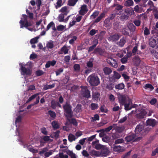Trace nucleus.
<instances>
[{
	"label": "nucleus",
	"mask_w": 158,
	"mask_h": 158,
	"mask_svg": "<svg viewBox=\"0 0 158 158\" xmlns=\"http://www.w3.org/2000/svg\"><path fill=\"white\" fill-rule=\"evenodd\" d=\"M94 52L95 53H98L100 55L102 56L104 54V51L101 48H97L94 50Z\"/></svg>",
	"instance_id": "obj_29"
},
{
	"label": "nucleus",
	"mask_w": 158,
	"mask_h": 158,
	"mask_svg": "<svg viewBox=\"0 0 158 158\" xmlns=\"http://www.w3.org/2000/svg\"><path fill=\"white\" fill-rule=\"evenodd\" d=\"M124 142V140L123 139H119L116 140L114 142V143L117 144L118 143H123Z\"/></svg>",
	"instance_id": "obj_57"
},
{
	"label": "nucleus",
	"mask_w": 158,
	"mask_h": 158,
	"mask_svg": "<svg viewBox=\"0 0 158 158\" xmlns=\"http://www.w3.org/2000/svg\"><path fill=\"white\" fill-rule=\"evenodd\" d=\"M75 136L73 134H70L68 136V140L70 142H72L73 141L75 140Z\"/></svg>",
	"instance_id": "obj_36"
},
{
	"label": "nucleus",
	"mask_w": 158,
	"mask_h": 158,
	"mask_svg": "<svg viewBox=\"0 0 158 158\" xmlns=\"http://www.w3.org/2000/svg\"><path fill=\"white\" fill-rule=\"evenodd\" d=\"M69 50V49L68 47L64 45L61 48L60 51L58 52V53L60 54H62L63 53L66 54L68 53Z\"/></svg>",
	"instance_id": "obj_12"
},
{
	"label": "nucleus",
	"mask_w": 158,
	"mask_h": 158,
	"mask_svg": "<svg viewBox=\"0 0 158 158\" xmlns=\"http://www.w3.org/2000/svg\"><path fill=\"white\" fill-rule=\"evenodd\" d=\"M97 31V30L94 29H92L89 32V34L90 35L93 36L94 35Z\"/></svg>",
	"instance_id": "obj_63"
},
{
	"label": "nucleus",
	"mask_w": 158,
	"mask_h": 158,
	"mask_svg": "<svg viewBox=\"0 0 158 158\" xmlns=\"http://www.w3.org/2000/svg\"><path fill=\"white\" fill-rule=\"evenodd\" d=\"M115 86L116 89L122 90L124 89L125 85L123 83H122L116 85Z\"/></svg>",
	"instance_id": "obj_23"
},
{
	"label": "nucleus",
	"mask_w": 158,
	"mask_h": 158,
	"mask_svg": "<svg viewBox=\"0 0 158 158\" xmlns=\"http://www.w3.org/2000/svg\"><path fill=\"white\" fill-rule=\"evenodd\" d=\"M106 61L108 64L113 67L116 68L118 67L117 61L111 57H108L106 59Z\"/></svg>",
	"instance_id": "obj_7"
},
{
	"label": "nucleus",
	"mask_w": 158,
	"mask_h": 158,
	"mask_svg": "<svg viewBox=\"0 0 158 158\" xmlns=\"http://www.w3.org/2000/svg\"><path fill=\"white\" fill-rule=\"evenodd\" d=\"M63 71V69L62 68H60L59 69H58L56 71V76H58L60 74L62 73Z\"/></svg>",
	"instance_id": "obj_53"
},
{
	"label": "nucleus",
	"mask_w": 158,
	"mask_h": 158,
	"mask_svg": "<svg viewBox=\"0 0 158 158\" xmlns=\"http://www.w3.org/2000/svg\"><path fill=\"white\" fill-rule=\"evenodd\" d=\"M128 103H126V102L124 104H123V105L125 107V109L126 110H131L132 107H130V103H131V100H129L128 102Z\"/></svg>",
	"instance_id": "obj_26"
},
{
	"label": "nucleus",
	"mask_w": 158,
	"mask_h": 158,
	"mask_svg": "<svg viewBox=\"0 0 158 158\" xmlns=\"http://www.w3.org/2000/svg\"><path fill=\"white\" fill-rule=\"evenodd\" d=\"M46 46L48 49H52L54 47L53 42L51 41V42H48L46 44Z\"/></svg>",
	"instance_id": "obj_38"
},
{
	"label": "nucleus",
	"mask_w": 158,
	"mask_h": 158,
	"mask_svg": "<svg viewBox=\"0 0 158 158\" xmlns=\"http://www.w3.org/2000/svg\"><path fill=\"white\" fill-rule=\"evenodd\" d=\"M90 106L92 110L97 109L98 107V105L97 103H92L90 105Z\"/></svg>",
	"instance_id": "obj_40"
},
{
	"label": "nucleus",
	"mask_w": 158,
	"mask_h": 158,
	"mask_svg": "<svg viewBox=\"0 0 158 158\" xmlns=\"http://www.w3.org/2000/svg\"><path fill=\"white\" fill-rule=\"evenodd\" d=\"M104 146V145H102L100 144H96L94 148H95L97 150H99L100 149H102Z\"/></svg>",
	"instance_id": "obj_49"
},
{
	"label": "nucleus",
	"mask_w": 158,
	"mask_h": 158,
	"mask_svg": "<svg viewBox=\"0 0 158 158\" xmlns=\"http://www.w3.org/2000/svg\"><path fill=\"white\" fill-rule=\"evenodd\" d=\"M77 39V37L76 36H74L73 38L69 41V43L70 44H73L75 40Z\"/></svg>",
	"instance_id": "obj_55"
},
{
	"label": "nucleus",
	"mask_w": 158,
	"mask_h": 158,
	"mask_svg": "<svg viewBox=\"0 0 158 158\" xmlns=\"http://www.w3.org/2000/svg\"><path fill=\"white\" fill-rule=\"evenodd\" d=\"M147 112L143 109H141L140 112L136 114L137 118L139 119H143L144 118Z\"/></svg>",
	"instance_id": "obj_10"
},
{
	"label": "nucleus",
	"mask_w": 158,
	"mask_h": 158,
	"mask_svg": "<svg viewBox=\"0 0 158 158\" xmlns=\"http://www.w3.org/2000/svg\"><path fill=\"white\" fill-rule=\"evenodd\" d=\"M105 13L102 12L101 14L95 20L94 22L95 23H98L100 22L103 18L105 17Z\"/></svg>",
	"instance_id": "obj_18"
},
{
	"label": "nucleus",
	"mask_w": 158,
	"mask_h": 158,
	"mask_svg": "<svg viewBox=\"0 0 158 158\" xmlns=\"http://www.w3.org/2000/svg\"><path fill=\"white\" fill-rule=\"evenodd\" d=\"M64 113L66 114L65 116L66 118H72L73 116V112L72 111V106L69 102H66L62 106Z\"/></svg>",
	"instance_id": "obj_3"
},
{
	"label": "nucleus",
	"mask_w": 158,
	"mask_h": 158,
	"mask_svg": "<svg viewBox=\"0 0 158 158\" xmlns=\"http://www.w3.org/2000/svg\"><path fill=\"white\" fill-rule=\"evenodd\" d=\"M81 94L82 96L87 98H89L90 97V91L88 89L86 86H81Z\"/></svg>",
	"instance_id": "obj_6"
},
{
	"label": "nucleus",
	"mask_w": 158,
	"mask_h": 158,
	"mask_svg": "<svg viewBox=\"0 0 158 158\" xmlns=\"http://www.w3.org/2000/svg\"><path fill=\"white\" fill-rule=\"evenodd\" d=\"M91 60H93V59H90L89 61H88L86 64L87 66L89 68H92L93 66V62L91 61Z\"/></svg>",
	"instance_id": "obj_47"
},
{
	"label": "nucleus",
	"mask_w": 158,
	"mask_h": 158,
	"mask_svg": "<svg viewBox=\"0 0 158 158\" xmlns=\"http://www.w3.org/2000/svg\"><path fill=\"white\" fill-rule=\"evenodd\" d=\"M114 6H116L115 9L117 10H121L123 8V6L120 5L118 4H116L114 5Z\"/></svg>",
	"instance_id": "obj_56"
},
{
	"label": "nucleus",
	"mask_w": 158,
	"mask_h": 158,
	"mask_svg": "<svg viewBox=\"0 0 158 158\" xmlns=\"http://www.w3.org/2000/svg\"><path fill=\"white\" fill-rule=\"evenodd\" d=\"M44 73V72L42 70H38L36 72L35 74L37 76H40Z\"/></svg>",
	"instance_id": "obj_54"
},
{
	"label": "nucleus",
	"mask_w": 158,
	"mask_h": 158,
	"mask_svg": "<svg viewBox=\"0 0 158 158\" xmlns=\"http://www.w3.org/2000/svg\"><path fill=\"white\" fill-rule=\"evenodd\" d=\"M64 29V26L63 25H60L57 27V29L58 31H63Z\"/></svg>",
	"instance_id": "obj_60"
},
{
	"label": "nucleus",
	"mask_w": 158,
	"mask_h": 158,
	"mask_svg": "<svg viewBox=\"0 0 158 158\" xmlns=\"http://www.w3.org/2000/svg\"><path fill=\"white\" fill-rule=\"evenodd\" d=\"M73 68L75 71L79 72L80 70V65L78 64H76L73 65Z\"/></svg>",
	"instance_id": "obj_37"
},
{
	"label": "nucleus",
	"mask_w": 158,
	"mask_h": 158,
	"mask_svg": "<svg viewBox=\"0 0 158 158\" xmlns=\"http://www.w3.org/2000/svg\"><path fill=\"white\" fill-rule=\"evenodd\" d=\"M136 135L134 134H131L125 138L127 142H130L132 141L135 138Z\"/></svg>",
	"instance_id": "obj_17"
},
{
	"label": "nucleus",
	"mask_w": 158,
	"mask_h": 158,
	"mask_svg": "<svg viewBox=\"0 0 158 158\" xmlns=\"http://www.w3.org/2000/svg\"><path fill=\"white\" fill-rule=\"evenodd\" d=\"M39 93H37L32 95L31 97H30L28 99V100L26 101V103H28L29 102L33 100L36 97H37L39 95Z\"/></svg>",
	"instance_id": "obj_32"
},
{
	"label": "nucleus",
	"mask_w": 158,
	"mask_h": 158,
	"mask_svg": "<svg viewBox=\"0 0 158 158\" xmlns=\"http://www.w3.org/2000/svg\"><path fill=\"white\" fill-rule=\"evenodd\" d=\"M113 150L114 151L118 153L122 152L123 151L122 146L114 145H113Z\"/></svg>",
	"instance_id": "obj_14"
},
{
	"label": "nucleus",
	"mask_w": 158,
	"mask_h": 158,
	"mask_svg": "<svg viewBox=\"0 0 158 158\" xmlns=\"http://www.w3.org/2000/svg\"><path fill=\"white\" fill-rule=\"evenodd\" d=\"M144 88L145 89L149 88L151 90H152L154 89L153 86L151 84H146L144 87Z\"/></svg>",
	"instance_id": "obj_41"
},
{
	"label": "nucleus",
	"mask_w": 158,
	"mask_h": 158,
	"mask_svg": "<svg viewBox=\"0 0 158 158\" xmlns=\"http://www.w3.org/2000/svg\"><path fill=\"white\" fill-rule=\"evenodd\" d=\"M48 114L53 119H55L56 116V114L55 112L51 110L48 111Z\"/></svg>",
	"instance_id": "obj_25"
},
{
	"label": "nucleus",
	"mask_w": 158,
	"mask_h": 158,
	"mask_svg": "<svg viewBox=\"0 0 158 158\" xmlns=\"http://www.w3.org/2000/svg\"><path fill=\"white\" fill-rule=\"evenodd\" d=\"M114 77L116 79H119L121 76L120 75L115 71H114Z\"/></svg>",
	"instance_id": "obj_43"
},
{
	"label": "nucleus",
	"mask_w": 158,
	"mask_h": 158,
	"mask_svg": "<svg viewBox=\"0 0 158 158\" xmlns=\"http://www.w3.org/2000/svg\"><path fill=\"white\" fill-rule=\"evenodd\" d=\"M60 158H68V156L67 155H64L63 152H60L59 154Z\"/></svg>",
	"instance_id": "obj_59"
},
{
	"label": "nucleus",
	"mask_w": 158,
	"mask_h": 158,
	"mask_svg": "<svg viewBox=\"0 0 158 158\" xmlns=\"http://www.w3.org/2000/svg\"><path fill=\"white\" fill-rule=\"evenodd\" d=\"M146 123L148 125L154 126L156 123V121L155 119H148L146 121Z\"/></svg>",
	"instance_id": "obj_16"
},
{
	"label": "nucleus",
	"mask_w": 158,
	"mask_h": 158,
	"mask_svg": "<svg viewBox=\"0 0 158 158\" xmlns=\"http://www.w3.org/2000/svg\"><path fill=\"white\" fill-rule=\"evenodd\" d=\"M62 0H58L56 3V6L55 7L56 9H57L60 7L62 6Z\"/></svg>",
	"instance_id": "obj_44"
},
{
	"label": "nucleus",
	"mask_w": 158,
	"mask_h": 158,
	"mask_svg": "<svg viewBox=\"0 0 158 158\" xmlns=\"http://www.w3.org/2000/svg\"><path fill=\"white\" fill-rule=\"evenodd\" d=\"M144 127L143 125L139 124L138 125L135 130V132L136 134H139L144 129Z\"/></svg>",
	"instance_id": "obj_15"
},
{
	"label": "nucleus",
	"mask_w": 158,
	"mask_h": 158,
	"mask_svg": "<svg viewBox=\"0 0 158 158\" xmlns=\"http://www.w3.org/2000/svg\"><path fill=\"white\" fill-rule=\"evenodd\" d=\"M74 110L77 113L81 112L82 111V105L80 104H78L74 109Z\"/></svg>",
	"instance_id": "obj_24"
},
{
	"label": "nucleus",
	"mask_w": 158,
	"mask_h": 158,
	"mask_svg": "<svg viewBox=\"0 0 158 158\" xmlns=\"http://www.w3.org/2000/svg\"><path fill=\"white\" fill-rule=\"evenodd\" d=\"M64 15L63 14H60L58 17V20L60 22H62L64 20Z\"/></svg>",
	"instance_id": "obj_45"
},
{
	"label": "nucleus",
	"mask_w": 158,
	"mask_h": 158,
	"mask_svg": "<svg viewBox=\"0 0 158 158\" xmlns=\"http://www.w3.org/2000/svg\"><path fill=\"white\" fill-rule=\"evenodd\" d=\"M133 4V2L132 0H127L124 3V5L126 6H132Z\"/></svg>",
	"instance_id": "obj_33"
},
{
	"label": "nucleus",
	"mask_w": 158,
	"mask_h": 158,
	"mask_svg": "<svg viewBox=\"0 0 158 158\" xmlns=\"http://www.w3.org/2000/svg\"><path fill=\"white\" fill-rule=\"evenodd\" d=\"M103 71L106 75H109L112 72L111 69L107 67H105L103 69Z\"/></svg>",
	"instance_id": "obj_20"
},
{
	"label": "nucleus",
	"mask_w": 158,
	"mask_h": 158,
	"mask_svg": "<svg viewBox=\"0 0 158 158\" xmlns=\"http://www.w3.org/2000/svg\"><path fill=\"white\" fill-rule=\"evenodd\" d=\"M110 153V151L108 148L105 146L101 149V154L103 156H106L108 155Z\"/></svg>",
	"instance_id": "obj_11"
},
{
	"label": "nucleus",
	"mask_w": 158,
	"mask_h": 158,
	"mask_svg": "<svg viewBox=\"0 0 158 158\" xmlns=\"http://www.w3.org/2000/svg\"><path fill=\"white\" fill-rule=\"evenodd\" d=\"M67 120L70 123L72 124L74 126H77V122L76 119L74 118L70 119L71 118H66Z\"/></svg>",
	"instance_id": "obj_19"
},
{
	"label": "nucleus",
	"mask_w": 158,
	"mask_h": 158,
	"mask_svg": "<svg viewBox=\"0 0 158 158\" xmlns=\"http://www.w3.org/2000/svg\"><path fill=\"white\" fill-rule=\"evenodd\" d=\"M134 23L136 26L138 27L140 25L141 21L138 20H135L134 21Z\"/></svg>",
	"instance_id": "obj_64"
},
{
	"label": "nucleus",
	"mask_w": 158,
	"mask_h": 158,
	"mask_svg": "<svg viewBox=\"0 0 158 158\" xmlns=\"http://www.w3.org/2000/svg\"><path fill=\"white\" fill-rule=\"evenodd\" d=\"M58 102L55 100H53L51 102V107L53 109H56L57 107V104Z\"/></svg>",
	"instance_id": "obj_21"
},
{
	"label": "nucleus",
	"mask_w": 158,
	"mask_h": 158,
	"mask_svg": "<svg viewBox=\"0 0 158 158\" xmlns=\"http://www.w3.org/2000/svg\"><path fill=\"white\" fill-rule=\"evenodd\" d=\"M128 17L127 15H123L120 17V19L122 20H126L128 19Z\"/></svg>",
	"instance_id": "obj_62"
},
{
	"label": "nucleus",
	"mask_w": 158,
	"mask_h": 158,
	"mask_svg": "<svg viewBox=\"0 0 158 158\" xmlns=\"http://www.w3.org/2000/svg\"><path fill=\"white\" fill-rule=\"evenodd\" d=\"M150 31L148 29L147 27H146L144 28L143 32L144 35H148L150 34Z\"/></svg>",
	"instance_id": "obj_46"
},
{
	"label": "nucleus",
	"mask_w": 158,
	"mask_h": 158,
	"mask_svg": "<svg viewBox=\"0 0 158 158\" xmlns=\"http://www.w3.org/2000/svg\"><path fill=\"white\" fill-rule=\"evenodd\" d=\"M114 86L115 85L114 83H110L107 84V85L106 86V87L107 89L110 90L112 89L114 87Z\"/></svg>",
	"instance_id": "obj_31"
},
{
	"label": "nucleus",
	"mask_w": 158,
	"mask_h": 158,
	"mask_svg": "<svg viewBox=\"0 0 158 158\" xmlns=\"http://www.w3.org/2000/svg\"><path fill=\"white\" fill-rule=\"evenodd\" d=\"M99 11L98 10H95L91 15V17L93 19H95L99 14Z\"/></svg>",
	"instance_id": "obj_51"
},
{
	"label": "nucleus",
	"mask_w": 158,
	"mask_h": 158,
	"mask_svg": "<svg viewBox=\"0 0 158 158\" xmlns=\"http://www.w3.org/2000/svg\"><path fill=\"white\" fill-rule=\"evenodd\" d=\"M149 46L153 48H154L158 44V36L154 35L151 37L149 40Z\"/></svg>",
	"instance_id": "obj_5"
},
{
	"label": "nucleus",
	"mask_w": 158,
	"mask_h": 158,
	"mask_svg": "<svg viewBox=\"0 0 158 158\" xmlns=\"http://www.w3.org/2000/svg\"><path fill=\"white\" fill-rule=\"evenodd\" d=\"M120 37V36L118 34H115L111 35L108 38V40L112 42L117 41Z\"/></svg>",
	"instance_id": "obj_8"
},
{
	"label": "nucleus",
	"mask_w": 158,
	"mask_h": 158,
	"mask_svg": "<svg viewBox=\"0 0 158 158\" xmlns=\"http://www.w3.org/2000/svg\"><path fill=\"white\" fill-rule=\"evenodd\" d=\"M90 85L92 86H96L100 84V80L98 76L94 74L90 75L88 78Z\"/></svg>",
	"instance_id": "obj_4"
},
{
	"label": "nucleus",
	"mask_w": 158,
	"mask_h": 158,
	"mask_svg": "<svg viewBox=\"0 0 158 158\" xmlns=\"http://www.w3.org/2000/svg\"><path fill=\"white\" fill-rule=\"evenodd\" d=\"M19 65L20 66V70L22 75L30 76L31 74V66L30 64L27 63L23 65L22 63H20Z\"/></svg>",
	"instance_id": "obj_2"
},
{
	"label": "nucleus",
	"mask_w": 158,
	"mask_h": 158,
	"mask_svg": "<svg viewBox=\"0 0 158 158\" xmlns=\"http://www.w3.org/2000/svg\"><path fill=\"white\" fill-rule=\"evenodd\" d=\"M78 0H69L68 5L70 6H73L76 3Z\"/></svg>",
	"instance_id": "obj_30"
},
{
	"label": "nucleus",
	"mask_w": 158,
	"mask_h": 158,
	"mask_svg": "<svg viewBox=\"0 0 158 158\" xmlns=\"http://www.w3.org/2000/svg\"><path fill=\"white\" fill-rule=\"evenodd\" d=\"M98 44V41H97L96 43L95 44H94L92 46H90L88 50V51L89 52H91L93 51L95 47H96V45Z\"/></svg>",
	"instance_id": "obj_42"
},
{
	"label": "nucleus",
	"mask_w": 158,
	"mask_h": 158,
	"mask_svg": "<svg viewBox=\"0 0 158 158\" xmlns=\"http://www.w3.org/2000/svg\"><path fill=\"white\" fill-rule=\"evenodd\" d=\"M55 86V84L54 83H53L51 85H46L44 86L43 89L44 90H47L48 89H52Z\"/></svg>",
	"instance_id": "obj_35"
},
{
	"label": "nucleus",
	"mask_w": 158,
	"mask_h": 158,
	"mask_svg": "<svg viewBox=\"0 0 158 158\" xmlns=\"http://www.w3.org/2000/svg\"><path fill=\"white\" fill-rule=\"evenodd\" d=\"M104 105L101 106L100 108V109L101 112H105V113H107L108 112V110L107 109H105L104 108Z\"/></svg>",
	"instance_id": "obj_52"
},
{
	"label": "nucleus",
	"mask_w": 158,
	"mask_h": 158,
	"mask_svg": "<svg viewBox=\"0 0 158 158\" xmlns=\"http://www.w3.org/2000/svg\"><path fill=\"white\" fill-rule=\"evenodd\" d=\"M131 151L130 150L122 156L121 158H129L131 155Z\"/></svg>",
	"instance_id": "obj_48"
},
{
	"label": "nucleus",
	"mask_w": 158,
	"mask_h": 158,
	"mask_svg": "<svg viewBox=\"0 0 158 158\" xmlns=\"http://www.w3.org/2000/svg\"><path fill=\"white\" fill-rule=\"evenodd\" d=\"M38 38L35 37L31 39L30 40L31 44H34L37 43Z\"/></svg>",
	"instance_id": "obj_58"
},
{
	"label": "nucleus",
	"mask_w": 158,
	"mask_h": 158,
	"mask_svg": "<svg viewBox=\"0 0 158 158\" xmlns=\"http://www.w3.org/2000/svg\"><path fill=\"white\" fill-rule=\"evenodd\" d=\"M66 152L70 156V158H77L76 156V154L73 153L72 151L69 150Z\"/></svg>",
	"instance_id": "obj_28"
},
{
	"label": "nucleus",
	"mask_w": 158,
	"mask_h": 158,
	"mask_svg": "<svg viewBox=\"0 0 158 158\" xmlns=\"http://www.w3.org/2000/svg\"><path fill=\"white\" fill-rule=\"evenodd\" d=\"M52 125L53 127L55 129H57L59 127V126L56 121H53L52 123Z\"/></svg>",
	"instance_id": "obj_39"
},
{
	"label": "nucleus",
	"mask_w": 158,
	"mask_h": 158,
	"mask_svg": "<svg viewBox=\"0 0 158 158\" xmlns=\"http://www.w3.org/2000/svg\"><path fill=\"white\" fill-rule=\"evenodd\" d=\"M27 15L23 14L22 17L19 21L20 28L25 27L29 30H31L30 28H27L28 27L32 26L33 22L31 20L28 21L27 18L28 17L31 20L33 19L34 18V14L33 13L30 12L27 9L26 10Z\"/></svg>",
	"instance_id": "obj_1"
},
{
	"label": "nucleus",
	"mask_w": 158,
	"mask_h": 158,
	"mask_svg": "<svg viewBox=\"0 0 158 158\" xmlns=\"http://www.w3.org/2000/svg\"><path fill=\"white\" fill-rule=\"evenodd\" d=\"M110 20L108 18H107L104 20V24L106 26H108L110 23Z\"/></svg>",
	"instance_id": "obj_61"
},
{
	"label": "nucleus",
	"mask_w": 158,
	"mask_h": 158,
	"mask_svg": "<svg viewBox=\"0 0 158 158\" xmlns=\"http://www.w3.org/2000/svg\"><path fill=\"white\" fill-rule=\"evenodd\" d=\"M117 124H113L112 126H110L105 128V129H101L100 130L97 131L98 132H108L110 131L111 130H112L113 127H114L115 126H116Z\"/></svg>",
	"instance_id": "obj_13"
},
{
	"label": "nucleus",
	"mask_w": 158,
	"mask_h": 158,
	"mask_svg": "<svg viewBox=\"0 0 158 158\" xmlns=\"http://www.w3.org/2000/svg\"><path fill=\"white\" fill-rule=\"evenodd\" d=\"M54 23L53 21L51 22L47 25L46 28V31L48 30L51 27H52L54 25Z\"/></svg>",
	"instance_id": "obj_50"
},
{
	"label": "nucleus",
	"mask_w": 158,
	"mask_h": 158,
	"mask_svg": "<svg viewBox=\"0 0 158 158\" xmlns=\"http://www.w3.org/2000/svg\"><path fill=\"white\" fill-rule=\"evenodd\" d=\"M126 98L123 95L120 96L118 98L119 102L122 105L124 104L126 102Z\"/></svg>",
	"instance_id": "obj_22"
},
{
	"label": "nucleus",
	"mask_w": 158,
	"mask_h": 158,
	"mask_svg": "<svg viewBox=\"0 0 158 158\" xmlns=\"http://www.w3.org/2000/svg\"><path fill=\"white\" fill-rule=\"evenodd\" d=\"M88 9L86 5L84 4L81 7V10L79 11V14L82 15H85L88 11Z\"/></svg>",
	"instance_id": "obj_9"
},
{
	"label": "nucleus",
	"mask_w": 158,
	"mask_h": 158,
	"mask_svg": "<svg viewBox=\"0 0 158 158\" xmlns=\"http://www.w3.org/2000/svg\"><path fill=\"white\" fill-rule=\"evenodd\" d=\"M126 40L124 38H122L120 40L118 45L120 47H123L126 43Z\"/></svg>",
	"instance_id": "obj_34"
},
{
	"label": "nucleus",
	"mask_w": 158,
	"mask_h": 158,
	"mask_svg": "<svg viewBox=\"0 0 158 158\" xmlns=\"http://www.w3.org/2000/svg\"><path fill=\"white\" fill-rule=\"evenodd\" d=\"M100 95L99 93L98 92L94 93L93 94V99L94 101H98Z\"/></svg>",
	"instance_id": "obj_27"
}]
</instances>
